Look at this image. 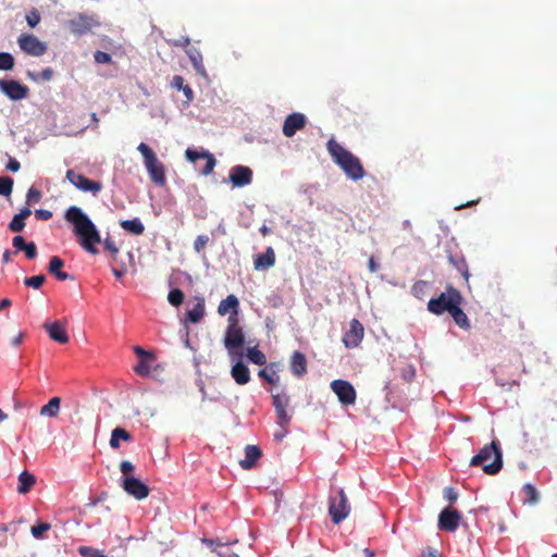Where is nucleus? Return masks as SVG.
Instances as JSON below:
<instances>
[{"label": "nucleus", "instance_id": "obj_1", "mask_svg": "<svg viewBox=\"0 0 557 557\" xmlns=\"http://www.w3.org/2000/svg\"><path fill=\"white\" fill-rule=\"evenodd\" d=\"M64 218L73 225V233L78 238L82 248L91 255H97L96 245L101 243V236L88 215L81 208L71 206L65 211Z\"/></svg>", "mask_w": 557, "mask_h": 557}, {"label": "nucleus", "instance_id": "obj_2", "mask_svg": "<svg viewBox=\"0 0 557 557\" xmlns=\"http://www.w3.org/2000/svg\"><path fill=\"white\" fill-rule=\"evenodd\" d=\"M326 149L332 157L333 161L344 171V173L351 180H361L364 175V169L361 161L350 151L346 150L334 138H331L326 144Z\"/></svg>", "mask_w": 557, "mask_h": 557}, {"label": "nucleus", "instance_id": "obj_3", "mask_svg": "<svg viewBox=\"0 0 557 557\" xmlns=\"http://www.w3.org/2000/svg\"><path fill=\"white\" fill-rule=\"evenodd\" d=\"M471 467H481L483 472L488 475L497 474L503 468V454L499 443L493 441L485 445L472 457Z\"/></svg>", "mask_w": 557, "mask_h": 557}, {"label": "nucleus", "instance_id": "obj_4", "mask_svg": "<svg viewBox=\"0 0 557 557\" xmlns=\"http://www.w3.org/2000/svg\"><path fill=\"white\" fill-rule=\"evenodd\" d=\"M224 347L227 349L228 356L235 360L243 357L242 348L245 344V334L238 325V319L228 317V325L223 339Z\"/></svg>", "mask_w": 557, "mask_h": 557}, {"label": "nucleus", "instance_id": "obj_5", "mask_svg": "<svg viewBox=\"0 0 557 557\" xmlns=\"http://www.w3.org/2000/svg\"><path fill=\"white\" fill-rule=\"evenodd\" d=\"M137 150L144 158V163L150 180L160 187L166 184L165 168L161 161L157 158L154 151L145 143H140Z\"/></svg>", "mask_w": 557, "mask_h": 557}, {"label": "nucleus", "instance_id": "obj_6", "mask_svg": "<svg viewBox=\"0 0 557 557\" xmlns=\"http://www.w3.org/2000/svg\"><path fill=\"white\" fill-rule=\"evenodd\" d=\"M462 296L459 290L453 286H447L446 292L436 298H431L428 302V310L436 315L448 312L455 305H461Z\"/></svg>", "mask_w": 557, "mask_h": 557}, {"label": "nucleus", "instance_id": "obj_7", "mask_svg": "<svg viewBox=\"0 0 557 557\" xmlns=\"http://www.w3.org/2000/svg\"><path fill=\"white\" fill-rule=\"evenodd\" d=\"M65 25L73 35L83 36L99 27L100 22L95 14L77 13Z\"/></svg>", "mask_w": 557, "mask_h": 557}, {"label": "nucleus", "instance_id": "obj_8", "mask_svg": "<svg viewBox=\"0 0 557 557\" xmlns=\"http://www.w3.org/2000/svg\"><path fill=\"white\" fill-rule=\"evenodd\" d=\"M17 44L23 52L32 57H41L48 50L47 44L33 34H22L17 38Z\"/></svg>", "mask_w": 557, "mask_h": 557}, {"label": "nucleus", "instance_id": "obj_9", "mask_svg": "<svg viewBox=\"0 0 557 557\" xmlns=\"http://www.w3.org/2000/svg\"><path fill=\"white\" fill-rule=\"evenodd\" d=\"M350 507L348 505L345 492L341 488L337 497L330 498L329 512L332 521L335 524L342 522L349 513Z\"/></svg>", "mask_w": 557, "mask_h": 557}, {"label": "nucleus", "instance_id": "obj_10", "mask_svg": "<svg viewBox=\"0 0 557 557\" xmlns=\"http://www.w3.org/2000/svg\"><path fill=\"white\" fill-rule=\"evenodd\" d=\"M65 176L77 189L84 193H91L96 196L102 189L100 182L91 181L83 174L76 173L74 170H67Z\"/></svg>", "mask_w": 557, "mask_h": 557}, {"label": "nucleus", "instance_id": "obj_11", "mask_svg": "<svg viewBox=\"0 0 557 557\" xmlns=\"http://www.w3.org/2000/svg\"><path fill=\"white\" fill-rule=\"evenodd\" d=\"M0 91L13 101L25 99L29 95L28 86L15 79H0Z\"/></svg>", "mask_w": 557, "mask_h": 557}, {"label": "nucleus", "instance_id": "obj_12", "mask_svg": "<svg viewBox=\"0 0 557 557\" xmlns=\"http://www.w3.org/2000/svg\"><path fill=\"white\" fill-rule=\"evenodd\" d=\"M331 389L337 396L338 400L345 405H354L356 403L357 394L354 386L345 380H334L331 383Z\"/></svg>", "mask_w": 557, "mask_h": 557}, {"label": "nucleus", "instance_id": "obj_13", "mask_svg": "<svg viewBox=\"0 0 557 557\" xmlns=\"http://www.w3.org/2000/svg\"><path fill=\"white\" fill-rule=\"evenodd\" d=\"M272 405L275 408L277 424L280 426L289 424L290 416L286 410L289 406V396L286 393H272Z\"/></svg>", "mask_w": 557, "mask_h": 557}, {"label": "nucleus", "instance_id": "obj_14", "mask_svg": "<svg viewBox=\"0 0 557 557\" xmlns=\"http://www.w3.org/2000/svg\"><path fill=\"white\" fill-rule=\"evenodd\" d=\"M461 515L449 507L443 509L438 516V529L447 532H454L458 529Z\"/></svg>", "mask_w": 557, "mask_h": 557}, {"label": "nucleus", "instance_id": "obj_15", "mask_svg": "<svg viewBox=\"0 0 557 557\" xmlns=\"http://www.w3.org/2000/svg\"><path fill=\"white\" fill-rule=\"evenodd\" d=\"M363 335V325L359 320L352 319L349 322V330L343 336V343L347 348H356L361 343Z\"/></svg>", "mask_w": 557, "mask_h": 557}, {"label": "nucleus", "instance_id": "obj_16", "mask_svg": "<svg viewBox=\"0 0 557 557\" xmlns=\"http://www.w3.org/2000/svg\"><path fill=\"white\" fill-rule=\"evenodd\" d=\"M122 486L128 495L139 500L149 495V487L135 476L124 478Z\"/></svg>", "mask_w": 557, "mask_h": 557}, {"label": "nucleus", "instance_id": "obj_17", "mask_svg": "<svg viewBox=\"0 0 557 557\" xmlns=\"http://www.w3.org/2000/svg\"><path fill=\"white\" fill-rule=\"evenodd\" d=\"M228 181L234 187H244L252 182V170L246 165H235L231 169Z\"/></svg>", "mask_w": 557, "mask_h": 557}, {"label": "nucleus", "instance_id": "obj_18", "mask_svg": "<svg viewBox=\"0 0 557 557\" xmlns=\"http://www.w3.org/2000/svg\"><path fill=\"white\" fill-rule=\"evenodd\" d=\"M307 123V119L305 114L295 112L288 114L283 123V134L285 137H293L298 131L305 128Z\"/></svg>", "mask_w": 557, "mask_h": 557}, {"label": "nucleus", "instance_id": "obj_19", "mask_svg": "<svg viewBox=\"0 0 557 557\" xmlns=\"http://www.w3.org/2000/svg\"><path fill=\"white\" fill-rule=\"evenodd\" d=\"M185 156H186V159L190 162H196L199 159L206 160V165L200 171L202 175L207 176L213 172L216 161H215L214 156L212 153H210L209 151H197V150L188 148L185 151Z\"/></svg>", "mask_w": 557, "mask_h": 557}, {"label": "nucleus", "instance_id": "obj_20", "mask_svg": "<svg viewBox=\"0 0 557 557\" xmlns=\"http://www.w3.org/2000/svg\"><path fill=\"white\" fill-rule=\"evenodd\" d=\"M44 329L52 341L59 344L69 343L70 337L65 330V323L61 321L46 322Z\"/></svg>", "mask_w": 557, "mask_h": 557}, {"label": "nucleus", "instance_id": "obj_21", "mask_svg": "<svg viewBox=\"0 0 557 557\" xmlns=\"http://www.w3.org/2000/svg\"><path fill=\"white\" fill-rule=\"evenodd\" d=\"M238 307H239L238 298L235 295L231 294L225 299L221 300V302L218 306V313L220 315H225L227 313H231L230 317L237 318Z\"/></svg>", "mask_w": 557, "mask_h": 557}, {"label": "nucleus", "instance_id": "obj_22", "mask_svg": "<svg viewBox=\"0 0 557 557\" xmlns=\"http://www.w3.org/2000/svg\"><path fill=\"white\" fill-rule=\"evenodd\" d=\"M290 371L297 377H302L307 373V358L300 351H294L290 357Z\"/></svg>", "mask_w": 557, "mask_h": 557}, {"label": "nucleus", "instance_id": "obj_23", "mask_svg": "<svg viewBox=\"0 0 557 557\" xmlns=\"http://www.w3.org/2000/svg\"><path fill=\"white\" fill-rule=\"evenodd\" d=\"M64 267V261L58 257L53 256L48 265V271L50 274L54 275L57 280L59 281H66L72 280L74 281L75 277L66 272H63L61 269Z\"/></svg>", "mask_w": 557, "mask_h": 557}, {"label": "nucleus", "instance_id": "obj_24", "mask_svg": "<svg viewBox=\"0 0 557 557\" xmlns=\"http://www.w3.org/2000/svg\"><path fill=\"white\" fill-rule=\"evenodd\" d=\"M261 455L262 451L257 445H247L245 448V459L239 461L240 467L245 470L253 468Z\"/></svg>", "mask_w": 557, "mask_h": 557}, {"label": "nucleus", "instance_id": "obj_25", "mask_svg": "<svg viewBox=\"0 0 557 557\" xmlns=\"http://www.w3.org/2000/svg\"><path fill=\"white\" fill-rule=\"evenodd\" d=\"M275 263V252L272 247H268L264 253L257 255L253 261L256 270H267Z\"/></svg>", "mask_w": 557, "mask_h": 557}, {"label": "nucleus", "instance_id": "obj_26", "mask_svg": "<svg viewBox=\"0 0 557 557\" xmlns=\"http://www.w3.org/2000/svg\"><path fill=\"white\" fill-rule=\"evenodd\" d=\"M13 247L17 251H24L27 259H35L37 257V247L35 243H26L21 235H16L12 240Z\"/></svg>", "mask_w": 557, "mask_h": 557}, {"label": "nucleus", "instance_id": "obj_27", "mask_svg": "<svg viewBox=\"0 0 557 557\" xmlns=\"http://www.w3.org/2000/svg\"><path fill=\"white\" fill-rule=\"evenodd\" d=\"M231 375L234 381L239 385H245L250 381V372L248 367L238 360L231 370Z\"/></svg>", "mask_w": 557, "mask_h": 557}, {"label": "nucleus", "instance_id": "obj_28", "mask_svg": "<svg viewBox=\"0 0 557 557\" xmlns=\"http://www.w3.org/2000/svg\"><path fill=\"white\" fill-rule=\"evenodd\" d=\"M32 214V210L28 207L21 209L20 213L15 214L9 223V230L13 233H20L25 227V220Z\"/></svg>", "mask_w": 557, "mask_h": 557}, {"label": "nucleus", "instance_id": "obj_29", "mask_svg": "<svg viewBox=\"0 0 557 557\" xmlns=\"http://www.w3.org/2000/svg\"><path fill=\"white\" fill-rule=\"evenodd\" d=\"M185 79L181 75L173 76L171 87L182 90L185 96V103L189 104L194 100V91L189 85L184 84Z\"/></svg>", "mask_w": 557, "mask_h": 557}, {"label": "nucleus", "instance_id": "obj_30", "mask_svg": "<svg viewBox=\"0 0 557 557\" xmlns=\"http://www.w3.org/2000/svg\"><path fill=\"white\" fill-rule=\"evenodd\" d=\"M448 260L450 264L468 281L469 270L465 257L461 253H449Z\"/></svg>", "mask_w": 557, "mask_h": 557}, {"label": "nucleus", "instance_id": "obj_31", "mask_svg": "<svg viewBox=\"0 0 557 557\" xmlns=\"http://www.w3.org/2000/svg\"><path fill=\"white\" fill-rule=\"evenodd\" d=\"M196 299V305L186 312V320L191 323L200 322L205 315V299L200 297Z\"/></svg>", "mask_w": 557, "mask_h": 557}, {"label": "nucleus", "instance_id": "obj_32", "mask_svg": "<svg viewBox=\"0 0 557 557\" xmlns=\"http://www.w3.org/2000/svg\"><path fill=\"white\" fill-rule=\"evenodd\" d=\"M461 305H455L453 309L449 311V314L454 319L455 323L463 329L469 330L470 329V322L467 317V314L463 312V310L460 308Z\"/></svg>", "mask_w": 557, "mask_h": 557}, {"label": "nucleus", "instance_id": "obj_33", "mask_svg": "<svg viewBox=\"0 0 557 557\" xmlns=\"http://www.w3.org/2000/svg\"><path fill=\"white\" fill-rule=\"evenodd\" d=\"M61 398L52 397L48 404L40 408V416L55 418L60 412Z\"/></svg>", "mask_w": 557, "mask_h": 557}, {"label": "nucleus", "instance_id": "obj_34", "mask_svg": "<svg viewBox=\"0 0 557 557\" xmlns=\"http://www.w3.org/2000/svg\"><path fill=\"white\" fill-rule=\"evenodd\" d=\"M35 483H36L35 476L27 471H23L18 475V486H17L18 493H21V494L28 493L33 488Z\"/></svg>", "mask_w": 557, "mask_h": 557}, {"label": "nucleus", "instance_id": "obj_35", "mask_svg": "<svg viewBox=\"0 0 557 557\" xmlns=\"http://www.w3.org/2000/svg\"><path fill=\"white\" fill-rule=\"evenodd\" d=\"M120 441L131 442L132 435L125 429L119 426L111 433L110 446L113 449H117L120 447Z\"/></svg>", "mask_w": 557, "mask_h": 557}, {"label": "nucleus", "instance_id": "obj_36", "mask_svg": "<svg viewBox=\"0 0 557 557\" xmlns=\"http://www.w3.org/2000/svg\"><path fill=\"white\" fill-rule=\"evenodd\" d=\"M121 227L134 235H141L145 232V226L138 218L133 220H123L120 222Z\"/></svg>", "mask_w": 557, "mask_h": 557}, {"label": "nucleus", "instance_id": "obj_37", "mask_svg": "<svg viewBox=\"0 0 557 557\" xmlns=\"http://www.w3.org/2000/svg\"><path fill=\"white\" fill-rule=\"evenodd\" d=\"M522 493L524 494L523 504L535 505L540 500V494L537 490L530 483L522 486Z\"/></svg>", "mask_w": 557, "mask_h": 557}, {"label": "nucleus", "instance_id": "obj_38", "mask_svg": "<svg viewBox=\"0 0 557 557\" xmlns=\"http://www.w3.org/2000/svg\"><path fill=\"white\" fill-rule=\"evenodd\" d=\"M276 363L272 362L259 371V376L270 384H276L280 380L275 370Z\"/></svg>", "mask_w": 557, "mask_h": 557}, {"label": "nucleus", "instance_id": "obj_39", "mask_svg": "<svg viewBox=\"0 0 557 557\" xmlns=\"http://www.w3.org/2000/svg\"><path fill=\"white\" fill-rule=\"evenodd\" d=\"M186 53L188 54L195 70L198 73L202 72L205 67L201 52L197 48H188L186 49Z\"/></svg>", "mask_w": 557, "mask_h": 557}, {"label": "nucleus", "instance_id": "obj_40", "mask_svg": "<svg viewBox=\"0 0 557 557\" xmlns=\"http://www.w3.org/2000/svg\"><path fill=\"white\" fill-rule=\"evenodd\" d=\"M247 358L255 364L263 366L267 363L265 355L257 347L249 348L247 350Z\"/></svg>", "mask_w": 557, "mask_h": 557}, {"label": "nucleus", "instance_id": "obj_41", "mask_svg": "<svg viewBox=\"0 0 557 557\" xmlns=\"http://www.w3.org/2000/svg\"><path fill=\"white\" fill-rule=\"evenodd\" d=\"M15 64L14 58L9 52H0V70L11 71Z\"/></svg>", "mask_w": 557, "mask_h": 557}, {"label": "nucleus", "instance_id": "obj_42", "mask_svg": "<svg viewBox=\"0 0 557 557\" xmlns=\"http://www.w3.org/2000/svg\"><path fill=\"white\" fill-rule=\"evenodd\" d=\"M51 529L50 523L40 522L38 524H34L30 528V533L35 539H44L45 532L49 531Z\"/></svg>", "mask_w": 557, "mask_h": 557}, {"label": "nucleus", "instance_id": "obj_43", "mask_svg": "<svg viewBox=\"0 0 557 557\" xmlns=\"http://www.w3.org/2000/svg\"><path fill=\"white\" fill-rule=\"evenodd\" d=\"M168 300L172 306L178 307L183 304L184 293L180 288H174L170 290Z\"/></svg>", "mask_w": 557, "mask_h": 557}, {"label": "nucleus", "instance_id": "obj_44", "mask_svg": "<svg viewBox=\"0 0 557 557\" xmlns=\"http://www.w3.org/2000/svg\"><path fill=\"white\" fill-rule=\"evenodd\" d=\"M13 188V180L10 176H0V195L10 196Z\"/></svg>", "mask_w": 557, "mask_h": 557}, {"label": "nucleus", "instance_id": "obj_45", "mask_svg": "<svg viewBox=\"0 0 557 557\" xmlns=\"http://www.w3.org/2000/svg\"><path fill=\"white\" fill-rule=\"evenodd\" d=\"M45 281H46V276L40 274V275L26 277L24 280V284L28 287H33V288L37 289V288L41 287V285L45 283Z\"/></svg>", "mask_w": 557, "mask_h": 557}, {"label": "nucleus", "instance_id": "obj_46", "mask_svg": "<svg viewBox=\"0 0 557 557\" xmlns=\"http://www.w3.org/2000/svg\"><path fill=\"white\" fill-rule=\"evenodd\" d=\"M208 243H209L208 235H199V236H197V238L194 242V249L197 252H200L205 249V247L208 245Z\"/></svg>", "mask_w": 557, "mask_h": 557}, {"label": "nucleus", "instance_id": "obj_47", "mask_svg": "<svg viewBox=\"0 0 557 557\" xmlns=\"http://www.w3.org/2000/svg\"><path fill=\"white\" fill-rule=\"evenodd\" d=\"M103 247L107 251H109L113 258H116V256L119 255V247L115 245V243L107 237L104 240H103Z\"/></svg>", "mask_w": 557, "mask_h": 557}, {"label": "nucleus", "instance_id": "obj_48", "mask_svg": "<svg viewBox=\"0 0 557 557\" xmlns=\"http://www.w3.org/2000/svg\"><path fill=\"white\" fill-rule=\"evenodd\" d=\"M26 21H27V24L29 25V27L34 28L35 26H37L40 22V15L39 13L37 12V10H32L27 15H26Z\"/></svg>", "mask_w": 557, "mask_h": 557}, {"label": "nucleus", "instance_id": "obj_49", "mask_svg": "<svg viewBox=\"0 0 557 557\" xmlns=\"http://www.w3.org/2000/svg\"><path fill=\"white\" fill-rule=\"evenodd\" d=\"M94 58L99 64H108L112 62V57L108 52L103 51H96Z\"/></svg>", "mask_w": 557, "mask_h": 557}, {"label": "nucleus", "instance_id": "obj_50", "mask_svg": "<svg viewBox=\"0 0 557 557\" xmlns=\"http://www.w3.org/2000/svg\"><path fill=\"white\" fill-rule=\"evenodd\" d=\"M120 470L123 473L124 478L132 476L131 474L134 472L135 466L128 460H123L120 463Z\"/></svg>", "mask_w": 557, "mask_h": 557}, {"label": "nucleus", "instance_id": "obj_51", "mask_svg": "<svg viewBox=\"0 0 557 557\" xmlns=\"http://www.w3.org/2000/svg\"><path fill=\"white\" fill-rule=\"evenodd\" d=\"M135 372L139 375H148L150 372V366L144 359H141L138 364L134 368Z\"/></svg>", "mask_w": 557, "mask_h": 557}, {"label": "nucleus", "instance_id": "obj_52", "mask_svg": "<svg viewBox=\"0 0 557 557\" xmlns=\"http://www.w3.org/2000/svg\"><path fill=\"white\" fill-rule=\"evenodd\" d=\"M78 553L83 557H96L100 552L90 546H79Z\"/></svg>", "mask_w": 557, "mask_h": 557}, {"label": "nucleus", "instance_id": "obj_53", "mask_svg": "<svg viewBox=\"0 0 557 557\" xmlns=\"http://www.w3.org/2000/svg\"><path fill=\"white\" fill-rule=\"evenodd\" d=\"M26 198H27V202L36 203V202H38L40 200L41 193L38 189L32 187V188L28 189Z\"/></svg>", "mask_w": 557, "mask_h": 557}, {"label": "nucleus", "instance_id": "obj_54", "mask_svg": "<svg viewBox=\"0 0 557 557\" xmlns=\"http://www.w3.org/2000/svg\"><path fill=\"white\" fill-rule=\"evenodd\" d=\"M35 216L38 220L47 221L52 218V212L45 209H38L35 211Z\"/></svg>", "mask_w": 557, "mask_h": 557}, {"label": "nucleus", "instance_id": "obj_55", "mask_svg": "<svg viewBox=\"0 0 557 557\" xmlns=\"http://www.w3.org/2000/svg\"><path fill=\"white\" fill-rule=\"evenodd\" d=\"M444 494H445V498L449 503H454L458 498V494L455 492V490L453 487H446Z\"/></svg>", "mask_w": 557, "mask_h": 557}, {"label": "nucleus", "instance_id": "obj_56", "mask_svg": "<svg viewBox=\"0 0 557 557\" xmlns=\"http://www.w3.org/2000/svg\"><path fill=\"white\" fill-rule=\"evenodd\" d=\"M416 374V370L412 366H408L406 369H404L403 371V377L406 380V381H411L413 379Z\"/></svg>", "mask_w": 557, "mask_h": 557}, {"label": "nucleus", "instance_id": "obj_57", "mask_svg": "<svg viewBox=\"0 0 557 557\" xmlns=\"http://www.w3.org/2000/svg\"><path fill=\"white\" fill-rule=\"evenodd\" d=\"M20 168H21L20 162L14 158H10V160L7 163V170H9L11 172H17L20 170Z\"/></svg>", "mask_w": 557, "mask_h": 557}, {"label": "nucleus", "instance_id": "obj_58", "mask_svg": "<svg viewBox=\"0 0 557 557\" xmlns=\"http://www.w3.org/2000/svg\"><path fill=\"white\" fill-rule=\"evenodd\" d=\"M42 81L49 82L53 77V71L50 67H47L41 71V73L38 75Z\"/></svg>", "mask_w": 557, "mask_h": 557}, {"label": "nucleus", "instance_id": "obj_59", "mask_svg": "<svg viewBox=\"0 0 557 557\" xmlns=\"http://www.w3.org/2000/svg\"><path fill=\"white\" fill-rule=\"evenodd\" d=\"M134 352H135L138 357H140V358H143V357L152 358V354H150V352L146 351V350H145L144 348H141L140 346H135V347H134Z\"/></svg>", "mask_w": 557, "mask_h": 557}, {"label": "nucleus", "instance_id": "obj_60", "mask_svg": "<svg viewBox=\"0 0 557 557\" xmlns=\"http://www.w3.org/2000/svg\"><path fill=\"white\" fill-rule=\"evenodd\" d=\"M422 557H440L438 552L435 548L428 547L423 553Z\"/></svg>", "mask_w": 557, "mask_h": 557}, {"label": "nucleus", "instance_id": "obj_61", "mask_svg": "<svg viewBox=\"0 0 557 557\" xmlns=\"http://www.w3.org/2000/svg\"><path fill=\"white\" fill-rule=\"evenodd\" d=\"M368 265L371 272H376L379 269V264L376 263L373 257L369 259Z\"/></svg>", "mask_w": 557, "mask_h": 557}, {"label": "nucleus", "instance_id": "obj_62", "mask_svg": "<svg viewBox=\"0 0 557 557\" xmlns=\"http://www.w3.org/2000/svg\"><path fill=\"white\" fill-rule=\"evenodd\" d=\"M189 44H190V39H189L188 37H184V38L182 39V41H176L174 45H175V46H182V47H185V48H187V49H188Z\"/></svg>", "mask_w": 557, "mask_h": 557}, {"label": "nucleus", "instance_id": "obj_63", "mask_svg": "<svg viewBox=\"0 0 557 557\" xmlns=\"http://www.w3.org/2000/svg\"><path fill=\"white\" fill-rule=\"evenodd\" d=\"M23 337H24V334H23V333H20L18 335H16V336L12 339V345H13V346H18V345H21V343L23 342Z\"/></svg>", "mask_w": 557, "mask_h": 557}, {"label": "nucleus", "instance_id": "obj_64", "mask_svg": "<svg viewBox=\"0 0 557 557\" xmlns=\"http://www.w3.org/2000/svg\"><path fill=\"white\" fill-rule=\"evenodd\" d=\"M11 306V300L8 298H4L0 301V310H4Z\"/></svg>", "mask_w": 557, "mask_h": 557}]
</instances>
